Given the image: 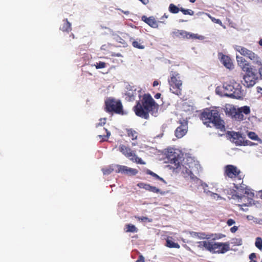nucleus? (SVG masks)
I'll return each mask as SVG.
<instances>
[{
  "instance_id": "obj_1",
  "label": "nucleus",
  "mask_w": 262,
  "mask_h": 262,
  "mask_svg": "<svg viewBox=\"0 0 262 262\" xmlns=\"http://www.w3.org/2000/svg\"><path fill=\"white\" fill-rule=\"evenodd\" d=\"M159 105L156 102L150 94H144L140 100L136 102L133 107L135 114L142 118L148 119L149 114L157 116L158 113Z\"/></svg>"
},
{
  "instance_id": "obj_2",
  "label": "nucleus",
  "mask_w": 262,
  "mask_h": 262,
  "mask_svg": "<svg viewBox=\"0 0 262 262\" xmlns=\"http://www.w3.org/2000/svg\"><path fill=\"white\" fill-rule=\"evenodd\" d=\"M200 118L203 123L207 126L211 123L217 129L221 130L225 129L224 121L221 119L220 115L218 111L206 108L201 114Z\"/></svg>"
},
{
  "instance_id": "obj_3",
  "label": "nucleus",
  "mask_w": 262,
  "mask_h": 262,
  "mask_svg": "<svg viewBox=\"0 0 262 262\" xmlns=\"http://www.w3.org/2000/svg\"><path fill=\"white\" fill-rule=\"evenodd\" d=\"M168 159L169 163L174 165L172 166L174 169H177L180 168L182 170V172L185 175V177H190V179L193 181L199 180V179L193 174L191 169L183 165L181 166V157L179 155L174 153L172 155H169Z\"/></svg>"
},
{
  "instance_id": "obj_4",
  "label": "nucleus",
  "mask_w": 262,
  "mask_h": 262,
  "mask_svg": "<svg viewBox=\"0 0 262 262\" xmlns=\"http://www.w3.org/2000/svg\"><path fill=\"white\" fill-rule=\"evenodd\" d=\"M170 91L178 96L182 95V80L180 74L176 71H171L168 79Z\"/></svg>"
},
{
  "instance_id": "obj_5",
  "label": "nucleus",
  "mask_w": 262,
  "mask_h": 262,
  "mask_svg": "<svg viewBox=\"0 0 262 262\" xmlns=\"http://www.w3.org/2000/svg\"><path fill=\"white\" fill-rule=\"evenodd\" d=\"M224 95L232 98L241 99L243 98V92L242 87L239 84L235 83V85L225 83L223 84Z\"/></svg>"
},
{
  "instance_id": "obj_6",
  "label": "nucleus",
  "mask_w": 262,
  "mask_h": 262,
  "mask_svg": "<svg viewBox=\"0 0 262 262\" xmlns=\"http://www.w3.org/2000/svg\"><path fill=\"white\" fill-rule=\"evenodd\" d=\"M105 111L107 113H114L120 115L124 114L121 101L113 97L107 98L105 100Z\"/></svg>"
},
{
  "instance_id": "obj_7",
  "label": "nucleus",
  "mask_w": 262,
  "mask_h": 262,
  "mask_svg": "<svg viewBox=\"0 0 262 262\" xmlns=\"http://www.w3.org/2000/svg\"><path fill=\"white\" fill-rule=\"evenodd\" d=\"M245 65L246 66H243V70L246 72V74L243 76V80L242 81V82L246 87L250 88L256 83L258 78L256 74L253 72L249 64H246Z\"/></svg>"
},
{
  "instance_id": "obj_8",
  "label": "nucleus",
  "mask_w": 262,
  "mask_h": 262,
  "mask_svg": "<svg viewBox=\"0 0 262 262\" xmlns=\"http://www.w3.org/2000/svg\"><path fill=\"white\" fill-rule=\"evenodd\" d=\"M119 151L131 161L137 164L145 165L146 163L141 158L138 157L132 149L124 145L121 144L119 147Z\"/></svg>"
},
{
  "instance_id": "obj_9",
  "label": "nucleus",
  "mask_w": 262,
  "mask_h": 262,
  "mask_svg": "<svg viewBox=\"0 0 262 262\" xmlns=\"http://www.w3.org/2000/svg\"><path fill=\"white\" fill-rule=\"evenodd\" d=\"M250 112V107L247 105L238 107L237 109L234 108L231 113L232 118L236 121H241L245 119L244 114L248 115Z\"/></svg>"
},
{
  "instance_id": "obj_10",
  "label": "nucleus",
  "mask_w": 262,
  "mask_h": 262,
  "mask_svg": "<svg viewBox=\"0 0 262 262\" xmlns=\"http://www.w3.org/2000/svg\"><path fill=\"white\" fill-rule=\"evenodd\" d=\"M229 250V242H212L210 251L212 253L224 254Z\"/></svg>"
},
{
  "instance_id": "obj_11",
  "label": "nucleus",
  "mask_w": 262,
  "mask_h": 262,
  "mask_svg": "<svg viewBox=\"0 0 262 262\" xmlns=\"http://www.w3.org/2000/svg\"><path fill=\"white\" fill-rule=\"evenodd\" d=\"M228 135L231 136L232 139V142L237 146H246V145H253L254 144L252 142L245 140V138L242 136V135L239 132H230Z\"/></svg>"
},
{
  "instance_id": "obj_12",
  "label": "nucleus",
  "mask_w": 262,
  "mask_h": 262,
  "mask_svg": "<svg viewBox=\"0 0 262 262\" xmlns=\"http://www.w3.org/2000/svg\"><path fill=\"white\" fill-rule=\"evenodd\" d=\"M171 36L174 38H180L182 39H196L199 38V37L196 34L191 33L187 32L185 30H180L178 29H174L171 33Z\"/></svg>"
},
{
  "instance_id": "obj_13",
  "label": "nucleus",
  "mask_w": 262,
  "mask_h": 262,
  "mask_svg": "<svg viewBox=\"0 0 262 262\" xmlns=\"http://www.w3.org/2000/svg\"><path fill=\"white\" fill-rule=\"evenodd\" d=\"M241 170L233 165H227L224 167V176L232 179L238 178Z\"/></svg>"
},
{
  "instance_id": "obj_14",
  "label": "nucleus",
  "mask_w": 262,
  "mask_h": 262,
  "mask_svg": "<svg viewBox=\"0 0 262 262\" xmlns=\"http://www.w3.org/2000/svg\"><path fill=\"white\" fill-rule=\"evenodd\" d=\"M188 130V122L183 120L180 122V125L176 129L174 134L178 138H181L187 133Z\"/></svg>"
},
{
  "instance_id": "obj_15",
  "label": "nucleus",
  "mask_w": 262,
  "mask_h": 262,
  "mask_svg": "<svg viewBox=\"0 0 262 262\" xmlns=\"http://www.w3.org/2000/svg\"><path fill=\"white\" fill-rule=\"evenodd\" d=\"M137 186L140 188L144 189L146 190L156 193H160L162 195H163L165 194V192H163L160 190L159 188H157L155 186H151L150 184L144 183H139L137 184Z\"/></svg>"
},
{
  "instance_id": "obj_16",
  "label": "nucleus",
  "mask_w": 262,
  "mask_h": 262,
  "mask_svg": "<svg viewBox=\"0 0 262 262\" xmlns=\"http://www.w3.org/2000/svg\"><path fill=\"white\" fill-rule=\"evenodd\" d=\"M224 193L226 194V195L229 199H237L238 200L240 199L241 200H242L244 198V196H239V195L238 194V192H237L236 190H234V189H231L229 188L225 189L224 190Z\"/></svg>"
},
{
  "instance_id": "obj_17",
  "label": "nucleus",
  "mask_w": 262,
  "mask_h": 262,
  "mask_svg": "<svg viewBox=\"0 0 262 262\" xmlns=\"http://www.w3.org/2000/svg\"><path fill=\"white\" fill-rule=\"evenodd\" d=\"M245 57L252 60L254 63L258 66H262L261 59L253 51L249 50Z\"/></svg>"
},
{
  "instance_id": "obj_18",
  "label": "nucleus",
  "mask_w": 262,
  "mask_h": 262,
  "mask_svg": "<svg viewBox=\"0 0 262 262\" xmlns=\"http://www.w3.org/2000/svg\"><path fill=\"white\" fill-rule=\"evenodd\" d=\"M235 188L238 190V194H239V196H244V198L243 199H247V198L245 197V194H247L248 195V198L251 199V198L254 196V193L252 192L250 189L248 188L247 187H244L243 186H241L240 188H238L237 186H235Z\"/></svg>"
},
{
  "instance_id": "obj_19",
  "label": "nucleus",
  "mask_w": 262,
  "mask_h": 262,
  "mask_svg": "<svg viewBox=\"0 0 262 262\" xmlns=\"http://www.w3.org/2000/svg\"><path fill=\"white\" fill-rule=\"evenodd\" d=\"M142 20L152 28H157L158 27V22L152 16L147 17L146 16H143Z\"/></svg>"
},
{
  "instance_id": "obj_20",
  "label": "nucleus",
  "mask_w": 262,
  "mask_h": 262,
  "mask_svg": "<svg viewBox=\"0 0 262 262\" xmlns=\"http://www.w3.org/2000/svg\"><path fill=\"white\" fill-rule=\"evenodd\" d=\"M197 246L200 249L206 250L210 252L212 242L208 241H203L196 242Z\"/></svg>"
},
{
  "instance_id": "obj_21",
  "label": "nucleus",
  "mask_w": 262,
  "mask_h": 262,
  "mask_svg": "<svg viewBox=\"0 0 262 262\" xmlns=\"http://www.w3.org/2000/svg\"><path fill=\"white\" fill-rule=\"evenodd\" d=\"M221 61L227 69H233V64L231 58L229 56L222 54Z\"/></svg>"
},
{
  "instance_id": "obj_22",
  "label": "nucleus",
  "mask_w": 262,
  "mask_h": 262,
  "mask_svg": "<svg viewBox=\"0 0 262 262\" xmlns=\"http://www.w3.org/2000/svg\"><path fill=\"white\" fill-rule=\"evenodd\" d=\"M63 24L60 27V30L63 32H69L72 30L71 24L68 20V19L63 20Z\"/></svg>"
},
{
  "instance_id": "obj_23",
  "label": "nucleus",
  "mask_w": 262,
  "mask_h": 262,
  "mask_svg": "<svg viewBox=\"0 0 262 262\" xmlns=\"http://www.w3.org/2000/svg\"><path fill=\"white\" fill-rule=\"evenodd\" d=\"M190 235L193 238H197L200 239H209L210 237H207V234L204 232H197L194 231L190 232Z\"/></svg>"
},
{
  "instance_id": "obj_24",
  "label": "nucleus",
  "mask_w": 262,
  "mask_h": 262,
  "mask_svg": "<svg viewBox=\"0 0 262 262\" xmlns=\"http://www.w3.org/2000/svg\"><path fill=\"white\" fill-rule=\"evenodd\" d=\"M126 132L128 137L132 138L133 140H136L137 139L138 133L133 128H127Z\"/></svg>"
},
{
  "instance_id": "obj_25",
  "label": "nucleus",
  "mask_w": 262,
  "mask_h": 262,
  "mask_svg": "<svg viewBox=\"0 0 262 262\" xmlns=\"http://www.w3.org/2000/svg\"><path fill=\"white\" fill-rule=\"evenodd\" d=\"M126 96V99L129 101H133L135 100L136 96L137 95L136 90L135 89L134 91L129 90L125 94Z\"/></svg>"
},
{
  "instance_id": "obj_26",
  "label": "nucleus",
  "mask_w": 262,
  "mask_h": 262,
  "mask_svg": "<svg viewBox=\"0 0 262 262\" xmlns=\"http://www.w3.org/2000/svg\"><path fill=\"white\" fill-rule=\"evenodd\" d=\"M234 49L236 51L239 52L242 55L244 56L246 55V54L249 50L248 49L244 47L238 45H235L234 46Z\"/></svg>"
},
{
  "instance_id": "obj_27",
  "label": "nucleus",
  "mask_w": 262,
  "mask_h": 262,
  "mask_svg": "<svg viewBox=\"0 0 262 262\" xmlns=\"http://www.w3.org/2000/svg\"><path fill=\"white\" fill-rule=\"evenodd\" d=\"M114 167H115L116 172L126 174L128 167L120 165H114Z\"/></svg>"
},
{
  "instance_id": "obj_28",
  "label": "nucleus",
  "mask_w": 262,
  "mask_h": 262,
  "mask_svg": "<svg viewBox=\"0 0 262 262\" xmlns=\"http://www.w3.org/2000/svg\"><path fill=\"white\" fill-rule=\"evenodd\" d=\"M138 231L137 228L133 224H129L125 225V231L126 232L136 233Z\"/></svg>"
},
{
  "instance_id": "obj_29",
  "label": "nucleus",
  "mask_w": 262,
  "mask_h": 262,
  "mask_svg": "<svg viewBox=\"0 0 262 262\" xmlns=\"http://www.w3.org/2000/svg\"><path fill=\"white\" fill-rule=\"evenodd\" d=\"M143 41H141V39H137L134 40L132 41V46L135 48L139 49H143L145 48V46L142 45Z\"/></svg>"
},
{
  "instance_id": "obj_30",
  "label": "nucleus",
  "mask_w": 262,
  "mask_h": 262,
  "mask_svg": "<svg viewBox=\"0 0 262 262\" xmlns=\"http://www.w3.org/2000/svg\"><path fill=\"white\" fill-rule=\"evenodd\" d=\"M146 173L147 174H149V175L151 176L152 177H153L156 180H158L163 182L165 184L166 183V181L162 178L160 177L158 174H157L156 173H155V172H152V171H151L149 169H147L146 170Z\"/></svg>"
},
{
  "instance_id": "obj_31",
  "label": "nucleus",
  "mask_w": 262,
  "mask_h": 262,
  "mask_svg": "<svg viewBox=\"0 0 262 262\" xmlns=\"http://www.w3.org/2000/svg\"><path fill=\"white\" fill-rule=\"evenodd\" d=\"M166 246L167 247L170 248H177L179 249L180 247V246L179 244L177 243H174V242L172 241L171 240H170L169 239H166Z\"/></svg>"
},
{
  "instance_id": "obj_32",
  "label": "nucleus",
  "mask_w": 262,
  "mask_h": 262,
  "mask_svg": "<svg viewBox=\"0 0 262 262\" xmlns=\"http://www.w3.org/2000/svg\"><path fill=\"white\" fill-rule=\"evenodd\" d=\"M248 136L250 139H251L253 140L257 141L260 143H262V140L258 137V136L256 135V134L255 132H248Z\"/></svg>"
},
{
  "instance_id": "obj_33",
  "label": "nucleus",
  "mask_w": 262,
  "mask_h": 262,
  "mask_svg": "<svg viewBox=\"0 0 262 262\" xmlns=\"http://www.w3.org/2000/svg\"><path fill=\"white\" fill-rule=\"evenodd\" d=\"M225 236V235L223 234H207V237H210L209 238V239H212V240H216L221 239L223 237H224Z\"/></svg>"
},
{
  "instance_id": "obj_34",
  "label": "nucleus",
  "mask_w": 262,
  "mask_h": 262,
  "mask_svg": "<svg viewBox=\"0 0 262 262\" xmlns=\"http://www.w3.org/2000/svg\"><path fill=\"white\" fill-rule=\"evenodd\" d=\"M104 175H108L111 173L113 171H115L114 166H110L108 167L104 168L102 169Z\"/></svg>"
},
{
  "instance_id": "obj_35",
  "label": "nucleus",
  "mask_w": 262,
  "mask_h": 262,
  "mask_svg": "<svg viewBox=\"0 0 262 262\" xmlns=\"http://www.w3.org/2000/svg\"><path fill=\"white\" fill-rule=\"evenodd\" d=\"M236 60L238 63V64L243 69V66H246V64H248V63H246L245 59L241 56H237Z\"/></svg>"
},
{
  "instance_id": "obj_36",
  "label": "nucleus",
  "mask_w": 262,
  "mask_h": 262,
  "mask_svg": "<svg viewBox=\"0 0 262 262\" xmlns=\"http://www.w3.org/2000/svg\"><path fill=\"white\" fill-rule=\"evenodd\" d=\"M169 11L172 13L176 14L178 13L179 11H180V9L174 4H171L169 6Z\"/></svg>"
},
{
  "instance_id": "obj_37",
  "label": "nucleus",
  "mask_w": 262,
  "mask_h": 262,
  "mask_svg": "<svg viewBox=\"0 0 262 262\" xmlns=\"http://www.w3.org/2000/svg\"><path fill=\"white\" fill-rule=\"evenodd\" d=\"M138 173L137 169L128 167L127 169L126 174L128 176H135Z\"/></svg>"
},
{
  "instance_id": "obj_38",
  "label": "nucleus",
  "mask_w": 262,
  "mask_h": 262,
  "mask_svg": "<svg viewBox=\"0 0 262 262\" xmlns=\"http://www.w3.org/2000/svg\"><path fill=\"white\" fill-rule=\"evenodd\" d=\"M255 246L259 250H262V238L260 237H258L256 238Z\"/></svg>"
},
{
  "instance_id": "obj_39",
  "label": "nucleus",
  "mask_w": 262,
  "mask_h": 262,
  "mask_svg": "<svg viewBox=\"0 0 262 262\" xmlns=\"http://www.w3.org/2000/svg\"><path fill=\"white\" fill-rule=\"evenodd\" d=\"M180 11L184 14V15H193L194 14V11L190 9H185L183 8H180Z\"/></svg>"
},
{
  "instance_id": "obj_40",
  "label": "nucleus",
  "mask_w": 262,
  "mask_h": 262,
  "mask_svg": "<svg viewBox=\"0 0 262 262\" xmlns=\"http://www.w3.org/2000/svg\"><path fill=\"white\" fill-rule=\"evenodd\" d=\"M104 129L105 130V132L106 133V136H102V135H99L98 137L100 139H101V141H107V139L111 135V133L107 129L104 128Z\"/></svg>"
},
{
  "instance_id": "obj_41",
  "label": "nucleus",
  "mask_w": 262,
  "mask_h": 262,
  "mask_svg": "<svg viewBox=\"0 0 262 262\" xmlns=\"http://www.w3.org/2000/svg\"><path fill=\"white\" fill-rule=\"evenodd\" d=\"M94 66L97 69H102L106 67V63L104 62L99 61V62H97Z\"/></svg>"
},
{
  "instance_id": "obj_42",
  "label": "nucleus",
  "mask_w": 262,
  "mask_h": 262,
  "mask_svg": "<svg viewBox=\"0 0 262 262\" xmlns=\"http://www.w3.org/2000/svg\"><path fill=\"white\" fill-rule=\"evenodd\" d=\"M249 258L250 259L249 262H257V261L255 260L256 258V255L255 253H251L249 256Z\"/></svg>"
},
{
  "instance_id": "obj_43",
  "label": "nucleus",
  "mask_w": 262,
  "mask_h": 262,
  "mask_svg": "<svg viewBox=\"0 0 262 262\" xmlns=\"http://www.w3.org/2000/svg\"><path fill=\"white\" fill-rule=\"evenodd\" d=\"M209 18L211 19V20L214 23H216V24H220V25H221L222 24V21L220 19H216L213 17H212L210 15H209Z\"/></svg>"
},
{
  "instance_id": "obj_44",
  "label": "nucleus",
  "mask_w": 262,
  "mask_h": 262,
  "mask_svg": "<svg viewBox=\"0 0 262 262\" xmlns=\"http://www.w3.org/2000/svg\"><path fill=\"white\" fill-rule=\"evenodd\" d=\"M137 218L139 220H141L143 222H146V221H148V222H151V219H149L147 217H145V216L137 217Z\"/></svg>"
},
{
  "instance_id": "obj_45",
  "label": "nucleus",
  "mask_w": 262,
  "mask_h": 262,
  "mask_svg": "<svg viewBox=\"0 0 262 262\" xmlns=\"http://www.w3.org/2000/svg\"><path fill=\"white\" fill-rule=\"evenodd\" d=\"M105 121H106V119L105 118H101L100 119V122L98 123L97 124L96 126H98L99 125L102 126V125L105 124Z\"/></svg>"
},
{
  "instance_id": "obj_46",
  "label": "nucleus",
  "mask_w": 262,
  "mask_h": 262,
  "mask_svg": "<svg viewBox=\"0 0 262 262\" xmlns=\"http://www.w3.org/2000/svg\"><path fill=\"white\" fill-rule=\"evenodd\" d=\"M145 258L142 255H140L138 259L136 260V262H144Z\"/></svg>"
},
{
  "instance_id": "obj_47",
  "label": "nucleus",
  "mask_w": 262,
  "mask_h": 262,
  "mask_svg": "<svg viewBox=\"0 0 262 262\" xmlns=\"http://www.w3.org/2000/svg\"><path fill=\"white\" fill-rule=\"evenodd\" d=\"M235 223L234 220L230 219L227 221V224L229 226H231Z\"/></svg>"
},
{
  "instance_id": "obj_48",
  "label": "nucleus",
  "mask_w": 262,
  "mask_h": 262,
  "mask_svg": "<svg viewBox=\"0 0 262 262\" xmlns=\"http://www.w3.org/2000/svg\"><path fill=\"white\" fill-rule=\"evenodd\" d=\"M237 230H238V227L235 226H234L230 228V231L232 233H235Z\"/></svg>"
},
{
  "instance_id": "obj_49",
  "label": "nucleus",
  "mask_w": 262,
  "mask_h": 262,
  "mask_svg": "<svg viewBox=\"0 0 262 262\" xmlns=\"http://www.w3.org/2000/svg\"><path fill=\"white\" fill-rule=\"evenodd\" d=\"M161 94L159 93H157L155 96L154 97L156 99H159L161 97Z\"/></svg>"
},
{
  "instance_id": "obj_50",
  "label": "nucleus",
  "mask_w": 262,
  "mask_h": 262,
  "mask_svg": "<svg viewBox=\"0 0 262 262\" xmlns=\"http://www.w3.org/2000/svg\"><path fill=\"white\" fill-rule=\"evenodd\" d=\"M140 2H142L144 5H147L149 3L148 0H139Z\"/></svg>"
},
{
  "instance_id": "obj_51",
  "label": "nucleus",
  "mask_w": 262,
  "mask_h": 262,
  "mask_svg": "<svg viewBox=\"0 0 262 262\" xmlns=\"http://www.w3.org/2000/svg\"><path fill=\"white\" fill-rule=\"evenodd\" d=\"M261 67L258 69V72L260 75V77L262 79V66H260Z\"/></svg>"
},
{
  "instance_id": "obj_52",
  "label": "nucleus",
  "mask_w": 262,
  "mask_h": 262,
  "mask_svg": "<svg viewBox=\"0 0 262 262\" xmlns=\"http://www.w3.org/2000/svg\"><path fill=\"white\" fill-rule=\"evenodd\" d=\"M159 84V82L157 80H155L153 82V86H156Z\"/></svg>"
},
{
  "instance_id": "obj_53",
  "label": "nucleus",
  "mask_w": 262,
  "mask_h": 262,
  "mask_svg": "<svg viewBox=\"0 0 262 262\" xmlns=\"http://www.w3.org/2000/svg\"><path fill=\"white\" fill-rule=\"evenodd\" d=\"M251 203V201H250L249 203H243L241 206H248V204H250Z\"/></svg>"
},
{
  "instance_id": "obj_54",
  "label": "nucleus",
  "mask_w": 262,
  "mask_h": 262,
  "mask_svg": "<svg viewBox=\"0 0 262 262\" xmlns=\"http://www.w3.org/2000/svg\"><path fill=\"white\" fill-rule=\"evenodd\" d=\"M212 195L214 197V198H216V196H217V198L219 197L218 194H216V193H212Z\"/></svg>"
},
{
  "instance_id": "obj_55",
  "label": "nucleus",
  "mask_w": 262,
  "mask_h": 262,
  "mask_svg": "<svg viewBox=\"0 0 262 262\" xmlns=\"http://www.w3.org/2000/svg\"><path fill=\"white\" fill-rule=\"evenodd\" d=\"M242 240L241 239H239L238 240V242L237 244L238 245H242Z\"/></svg>"
},
{
  "instance_id": "obj_56",
  "label": "nucleus",
  "mask_w": 262,
  "mask_h": 262,
  "mask_svg": "<svg viewBox=\"0 0 262 262\" xmlns=\"http://www.w3.org/2000/svg\"><path fill=\"white\" fill-rule=\"evenodd\" d=\"M258 43L260 46H262V39H260L259 41H258Z\"/></svg>"
},
{
  "instance_id": "obj_57",
  "label": "nucleus",
  "mask_w": 262,
  "mask_h": 262,
  "mask_svg": "<svg viewBox=\"0 0 262 262\" xmlns=\"http://www.w3.org/2000/svg\"><path fill=\"white\" fill-rule=\"evenodd\" d=\"M190 2L192 3H194L196 0H189Z\"/></svg>"
},
{
  "instance_id": "obj_58",
  "label": "nucleus",
  "mask_w": 262,
  "mask_h": 262,
  "mask_svg": "<svg viewBox=\"0 0 262 262\" xmlns=\"http://www.w3.org/2000/svg\"><path fill=\"white\" fill-rule=\"evenodd\" d=\"M132 145H133V146H135V145H136V144H135V143H132Z\"/></svg>"
},
{
  "instance_id": "obj_59",
  "label": "nucleus",
  "mask_w": 262,
  "mask_h": 262,
  "mask_svg": "<svg viewBox=\"0 0 262 262\" xmlns=\"http://www.w3.org/2000/svg\"><path fill=\"white\" fill-rule=\"evenodd\" d=\"M124 14H128V12H125Z\"/></svg>"
},
{
  "instance_id": "obj_60",
  "label": "nucleus",
  "mask_w": 262,
  "mask_h": 262,
  "mask_svg": "<svg viewBox=\"0 0 262 262\" xmlns=\"http://www.w3.org/2000/svg\"><path fill=\"white\" fill-rule=\"evenodd\" d=\"M260 198L261 199H262V194L260 195Z\"/></svg>"
},
{
  "instance_id": "obj_61",
  "label": "nucleus",
  "mask_w": 262,
  "mask_h": 262,
  "mask_svg": "<svg viewBox=\"0 0 262 262\" xmlns=\"http://www.w3.org/2000/svg\"><path fill=\"white\" fill-rule=\"evenodd\" d=\"M117 56H120V54H117Z\"/></svg>"
}]
</instances>
